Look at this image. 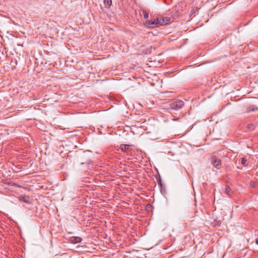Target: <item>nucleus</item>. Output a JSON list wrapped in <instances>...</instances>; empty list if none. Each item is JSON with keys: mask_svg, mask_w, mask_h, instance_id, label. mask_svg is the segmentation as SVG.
Instances as JSON below:
<instances>
[{"mask_svg": "<svg viewBox=\"0 0 258 258\" xmlns=\"http://www.w3.org/2000/svg\"><path fill=\"white\" fill-rule=\"evenodd\" d=\"M156 22H157L158 27L160 26L165 25L170 23L171 21V18L168 17H163L159 16L156 18Z\"/></svg>", "mask_w": 258, "mask_h": 258, "instance_id": "2", "label": "nucleus"}, {"mask_svg": "<svg viewBox=\"0 0 258 258\" xmlns=\"http://www.w3.org/2000/svg\"><path fill=\"white\" fill-rule=\"evenodd\" d=\"M212 162L213 166L217 169H220L221 167V160L218 159L216 156H213L212 157Z\"/></svg>", "mask_w": 258, "mask_h": 258, "instance_id": "4", "label": "nucleus"}, {"mask_svg": "<svg viewBox=\"0 0 258 258\" xmlns=\"http://www.w3.org/2000/svg\"><path fill=\"white\" fill-rule=\"evenodd\" d=\"M257 110H258V108L256 107H255L254 105H251V106H248L246 108V112L249 113L250 112L254 111Z\"/></svg>", "mask_w": 258, "mask_h": 258, "instance_id": "7", "label": "nucleus"}, {"mask_svg": "<svg viewBox=\"0 0 258 258\" xmlns=\"http://www.w3.org/2000/svg\"><path fill=\"white\" fill-rule=\"evenodd\" d=\"M130 145L126 144H121L120 146V148L123 151H125L129 149Z\"/></svg>", "mask_w": 258, "mask_h": 258, "instance_id": "8", "label": "nucleus"}, {"mask_svg": "<svg viewBox=\"0 0 258 258\" xmlns=\"http://www.w3.org/2000/svg\"><path fill=\"white\" fill-rule=\"evenodd\" d=\"M255 243L258 244V238L255 239Z\"/></svg>", "mask_w": 258, "mask_h": 258, "instance_id": "15", "label": "nucleus"}, {"mask_svg": "<svg viewBox=\"0 0 258 258\" xmlns=\"http://www.w3.org/2000/svg\"><path fill=\"white\" fill-rule=\"evenodd\" d=\"M184 105V102L179 99L171 100L168 104V109L170 110H178Z\"/></svg>", "mask_w": 258, "mask_h": 258, "instance_id": "1", "label": "nucleus"}, {"mask_svg": "<svg viewBox=\"0 0 258 258\" xmlns=\"http://www.w3.org/2000/svg\"><path fill=\"white\" fill-rule=\"evenodd\" d=\"M255 126V125L253 123H249L247 125V128L251 131L254 129Z\"/></svg>", "mask_w": 258, "mask_h": 258, "instance_id": "11", "label": "nucleus"}, {"mask_svg": "<svg viewBox=\"0 0 258 258\" xmlns=\"http://www.w3.org/2000/svg\"><path fill=\"white\" fill-rule=\"evenodd\" d=\"M18 199L25 203L31 204L32 203V199L28 196L22 195L19 197Z\"/></svg>", "mask_w": 258, "mask_h": 258, "instance_id": "3", "label": "nucleus"}, {"mask_svg": "<svg viewBox=\"0 0 258 258\" xmlns=\"http://www.w3.org/2000/svg\"><path fill=\"white\" fill-rule=\"evenodd\" d=\"M143 14L144 18H145V19L148 18V17H149V13H148V12L147 11H146V10H143Z\"/></svg>", "mask_w": 258, "mask_h": 258, "instance_id": "12", "label": "nucleus"}, {"mask_svg": "<svg viewBox=\"0 0 258 258\" xmlns=\"http://www.w3.org/2000/svg\"><path fill=\"white\" fill-rule=\"evenodd\" d=\"M71 241L74 243H77L80 242L82 239L80 237H72L71 238Z\"/></svg>", "mask_w": 258, "mask_h": 258, "instance_id": "6", "label": "nucleus"}, {"mask_svg": "<svg viewBox=\"0 0 258 258\" xmlns=\"http://www.w3.org/2000/svg\"><path fill=\"white\" fill-rule=\"evenodd\" d=\"M224 192L228 195H230L231 192V189L229 187L226 186L224 189Z\"/></svg>", "mask_w": 258, "mask_h": 258, "instance_id": "10", "label": "nucleus"}, {"mask_svg": "<svg viewBox=\"0 0 258 258\" xmlns=\"http://www.w3.org/2000/svg\"><path fill=\"white\" fill-rule=\"evenodd\" d=\"M246 162V160L245 158H242L241 159V163L242 164H243V165L245 164Z\"/></svg>", "mask_w": 258, "mask_h": 258, "instance_id": "13", "label": "nucleus"}, {"mask_svg": "<svg viewBox=\"0 0 258 258\" xmlns=\"http://www.w3.org/2000/svg\"><path fill=\"white\" fill-rule=\"evenodd\" d=\"M145 24L149 27H158L157 22H156V18L154 19V20L146 21Z\"/></svg>", "mask_w": 258, "mask_h": 258, "instance_id": "5", "label": "nucleus"}, {"mask_svg": "<svg viewBox=\"0 0 258 258\" xmlns=\"http://www.w3.org/2000/svg\"><path fill=\"white\" fill-rule=\"evenodd\" d=\"M105 7H109L112 5V0H103Z\"/></svg>", "mask_w": 258, "mask_h": 258, "instance_id": "9", "label": "nucleus"}, {"mask_svg": "<svg viewBox=\"0 0 258 258\" xmlns=\"http://www.w3.org/2000/svg\"><path fill=\"white\" fill-rule=\"evenodd\" d=\"M158 184L160 186H162V181L160 178H159V179L158 180Z\"/></svg>", "mask_w": 258, "mask_h": 258, "instance_id": "14", "label": "nucleus"}]
</instances>
